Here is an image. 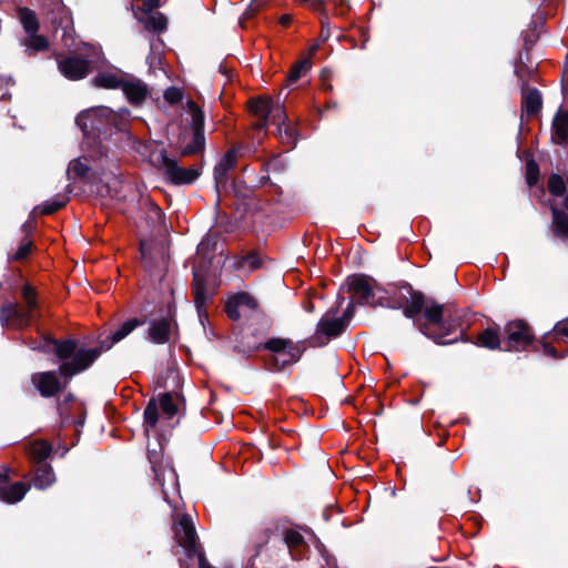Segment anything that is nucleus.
I'll return each mask as SVG.
<instances>
[{
	"mask_svg": "<svg viewBox=\"0 0 568 568\" xmlns=\"http://www.w3.org/2000/svg\"><path fill=\"white\" fill-rule=\"evenodd\" d=\"M95 54L93 45L83 43L75 53L57 58L59 71L71 81L84 79L91 71V58Z\"/></svg>",
	"mask_w": 568,
	"mask_h": 568,
	"instance_id": "obj_5",
	"label": "nucleus"
},
{
	"mask_svg": "<svg viewBox=\"0 0 568 568\" xmlns=\"http://www.w3.org/2000/svg\"><path fill=\"white\" fill-rule=\"evenodd\" d=\"M150 462L152 464V468H153V471L155 474L156 479H160V470L158 469V467H156V465H155V463L153 460L152 455L150 456Z\"/></svg>",
	"mask_w": 568,
	"mask_h": 568,
	"instance_id": "obj_50",
	"label": "nucleus"
},
{
	"mask_svg": "<svg viewBox=\"0 0 568 568\" xmlns=\"http://www.w3.org/2000/svg\"><path fill=\"white\" fill-rule=\"evenodd\" d=\"M21 303L8 302L0 310L1 323L7 327L23 328L31 324L39 307L38 293L29 283L21 287Z\"/></svg>",
	"mask_w": 568,
	"mask_h": 568,
	"instance_id": "obj_4",
	"label": "nucleus"
},
{
	"mask_svg": "<svg viewBox=\"0 0 568 568\" xmlns=\"http://www.w3.org/2000/svg\"><path fill=\"white\" fill-rule=\"evenodd\" d=\"M542 105L541 94L537 89L526 88L523 90L521 111L528 118L539 113Z\"/></svg>",
	"mask_w": 568,
	"mask_h": 568,
	"instance_id": "obj_19",
	"label": "nucleus"
},
{
	"mask_svg": "<svg viewBox=\"0 0 568 568\" xmlns=\"http://www.w3.org/2000/svg\"><path fill=\"white\" fill-rule=\"evenodd\" d=\"M129 114L130 112L128 110L114 112L108 106H97L80 114L77 118V123L82 126L84 131L87 130L88 121L91 122L92 129H100L101 125L106 124L119 130H124Z\"/></svg>",
	"mask_w": 568,
	"mask_h": 568,
	"instance_id": "obj_6",
	"label": "nucleus"
},
{
	"mask_svg": "<svg viewBox=\"0 0 568 568\" xmlns=\"http://www.w3.org/2000/svg\"><path fill=\"white\" fill-rule=\"evenodd\" d=\"M475 344L479 347H485L488 349L501 348L499 333L496 328L491 327H488L480 332L476 337Z\"/></svg>",
	"mask_w": 568,
	"mask_h": 568,
	"instance_id": "obj_24",
	"label": "nucleus"
},
{
	"mask_svg": "<svg viewBox=\"0 0 568 568\" xmlns=\"http://www.w3.org/2000/svg\"><path fill=\"white\" fill-rule=\"evenodd\" d=\"M244 265H248L251 270H255V268L260 267L261 262H260L258 256L255 253H250L242 258L241 266H244Z\"/></svg>",
	"mask_w": 568,
	"mask_h": 568,
	"instance_id": "obj_44",
	"label": "nucleus"
},
{
	"mask_svg": "<svg viewBox=\"0 0 568 568\" xmlns=\"http://www.w3.org/2000/svg\"><path fill=\"white\" fill-rule=\"evenodd\" d=\"M125 73L120 70H105L99 72L92 80V84L102 89H121L125 79Z\"/></svg>",
	"mask_w": 568,
	"mask_h": 568,
	"instance_id": "obj_17",
	"label": "nucleus"
},
{
	"mask_svg": "<svg viewBox=\"0 0 568 568\" xmlns=\"http://www.w3.org/2000/svg\"><path fill=\"white\" fill-rule=\"evenodd\" d=\"M10 468L3 466L0 468V500L7 504L20 501L27 494L29 486L23 481L9 483Z\"/></svg>",
	"mask_w": 568,
	"mask_h": 568,
	"instance_id": "obj_13",
	"label": "nucleus"
},
{
	"mask_svg": "<svg viewBox=\"0 0 568 568\" xmlns=\"http://www.w3.org/2000/svg\"><path fill=\"white\" fill-rule=\"evenodd\" d=\"M51 444L43 439H34L26 445V454L33 463H42L51 455Z\"/></svg>",
	"mask_w": 568,
	"mask_h": 568,
	"instance_id": "obj_21",
	"label": "nucleus"
},
{
	"mask_svg": "<svg viewBox=\"0 0 568 568\" xmlns=\"http://www.w3.org/2000/svg\"><path fill=\"white\" fill-rule=\"evenodd\" d=\"M24 43L27 49L32 50L33 52L45 51L49 48L47 38L38 34L37 32L29 33Z\"/></svg>",
	"mask_w": 568,
	"mask_h": 568,
	"instance_id": "obj_32",
	"label": "nucleus"
},
{
	"mask_svg": "<svg viewBox=\"0 0 568 568\" xmlns=\"http://www.w3.org/2000/svg\"><path fill=\"white\" fill-rule=\"evenodd\" d=\"M33 243L28 237L23 239L17 251L11 255L13 261H22L27 258L32 252Z\"/></svg>",
	"mask_w": 568,
	"mask_h": 568,
	"instance_id": "obj_35",
	"label": "nucleus"
},
{
	"mask_svg": "<svg viewBox=\"0 0 568 568\" xmlns=\"http://www.w3.org/2000/svg\"><path fill=\"white\" fill-rule=\"evenodd\" d=\"M542 348H544V353L545 354H547V355H549V356H551L554 358L558 357L557 351H556V348L552 345H550L548 343H544L542 344Z\"/></svg>",
	"mask_w": 568,
	"mask_h": 568,
	"instance_id": "obj_48",
	"label": "nucleus"
},
{
	"mask_svg": "<svg viewBox=\"0 0 568 568\" xmlns=\"http://www.w3.org/2000/svg\"><path fill=\"white\" fill-rule=\"evenodd\" d=\"M554 336L556 341L568 338V320L561 321L554 327Z\"/></svg>",
	"mask_w": 568,
	"mask_h": 568,
	"instance_id": "obj_42",
	"label": "nucleus"
},
{
	"mask_svg": "<svg viewBox=\"0 0 568 568\" xmlns=\"http://www.w3.org/2000/svg\"><path fill=\"white\" fill-rule=\"evenodd\" d=\"M420 332L438 344H450L463 339L462 316L454 307L434 301L425 310L418 324Z\"/></svg>",
	"mask_w": 568,
	"mask_h": 568,
	"instance_id": "obj_2",
	"label": "nucleus"
},
{
	"mask_svg": "<svg viewBox=\"0 0 568 568\" xmlns=\"http://www.w3.org/2000/svg\"><path fill=\"white\" fill-rule=\"evenodd\" d=\"M237 162V151L235 149L229 150L220 163L216 165L214 173L217 182L226 179L227 171L233 169Z\"/></svg>",
	"mask_w": 568,
	"mask_h": 568,
	"instance_id": "obj_25",
	"label": "nucleus"
},
{
	"mask_svg": "<svg viewBox=\"0 0 568 568\" xmlns=\"http://www.w3.org/2000/svg\"><path fill=\"white\" fill-rule=\"evenodd\" d=\"M151 244L146 241L140 242V252L142 255V258L145 260L150 254Z\"/></svg>",
	"mask_w": 568,
	"mask_h": 568,
	"instance_id": "obj_47",
	"label": "nucleus"
},
{
	"mask_svg": "<svg viewBox=\"0 0 568 568\" xmlns=\"http://www.w3.org/2000/svg\"><path fill=\"white\" fill-rule=\"evenodd\" d=\"M67 202L68 199L65 196H59L51 201L44 202L38 207V210L41 214L50 215L62 209L67 204Z\"/></svg>",
	"mask_w": 568,
	"mask_h": 568,
	"instance_id": "obj_34",
	"label": "nucleus"
},
{
	"mask_svg": "<svg viewBox=\"0 0 568 568\" xmlns=\"http://www.w3.org/2000/svg\"><path fill=\"white\" fill-rule=\"evenodd\" d=\"M505 351H523L532 342V332L528 324L521 320L509 322L505 326Z\"/></svg>",
	"mask_w": 568,
	"mask_h": 568,
	"instance_id": "obj_11",
	"label": "nucleus"
},
{
	"mask_svg": "<svg viewBox=\"0 0 568 568\" xmlns=\"http://www.w3.org/2000/svg\"><path fill=\"white\" fill-rule=\"evenodd\" d=\"M159 161L168 179L174 184H189L194 182L200 172L194 168H181L170 159L164 151L159 154Z\"/></svg>",
	"mask_w": 568,
	"mask_h": 568,
	"instance_id": "obj_12",
	"label": "nucleus"
},
{
	"mask_svg": "<svg viewBox=\"0 0 568 568\" xmlns=\"http://www.w3.org/2000/svg\"><path fill=\"white\" fill-rule=\"evenodd\" d=\"M538 166L536 165V163L534 162H529L527 164V174H526V179H527V182L529 185H532L537 182L538 180Z\"/></svg>",
	"mask_w": 568,
	"mask_h": 568,
	"instance_id": "obj_43",
	"label": "nucleus"
},
{
	"mask_svg": "<svg viewBox=\"0 0 568 568\" xmlns=\"http://www.w3.org/2000/svg\"><path fill=\"white\" fill-rule=\"evenodd\" d=\"M47 352H53L61 361L59 371L39 372L31 375V383L42 397H53L62 392L70 379L88 369L101 355L102 347H79L73 339H49Z\"/></svg>",
	"mask_w": 568,
	"mask_h": 568,
	"instance_id": "obj_1",
	"label": "nucleus"
},
{
	"mask_svg": "<svg viewBox=\"0 0 568 568\" xmlns=\"http://www.w3.org/2000/svg\"><path fill=\"white\" fill-rule=\"evenodd\" d=\"M160 406L162 412L170 417L174 416L178 412L174 398L170 393H165L160 397Z\"/></svg>",
	"mask_w": 568,
	"mask_h": 568,
	"instance_id": "obj_36",
	"label": "nucleus"
},
{
	"mask_svg": "<svg viewBox=\"0 0 568 568\" xmlns=\"http://www.w3.org/2000/svg\"><path fill=\"white\" fill-rule=\"evenodd\" d=\"M175 327L176 323L171 313L166 317L153 320L149 327V338L155 344H164L169 342Z\"/></svg>",
	"mask_w": 568,
	"mask_h": 568,
	"instance_id": "obj_15",
	"label": "nucleus"
},
{
	"mask_svg": "<svg viewBox=\"0 0 568 568\" xmlns=\"http://www.w3.org/2000/svg\"><path fill=\"white\" fill-rule=\"evenodd\" d=\"M311 63L308 60H301L296 62L290 70L287 75L288 83H294L301 79L310 70Z\"/></svg>",
	"mask_w": 568,
	"mask_h": 568,
	"instance_id": "obj_33",
	"label": "nucleus"
},
{
	"mask_svg": "<svg viewBox=\"0 0 568 568\" xmlns=\"http://www.w3.org/2000/svg\"><path fill=\"white\" fill-rule=\"evenodd\" d=\"M348 290L354 300L364 304H373L375 282L364 275H354L347 280Z\"/></svg>",
	"mask_w": 568,
	"mask_h": 568,
	"instance_id": "obj_14",
	"label": "nucleus"
},
{
	"mask_svg": "<svg viewBox=\"0 0 568 568\" xmlns=\"http://www.w3.org/2000/svg\"><path fill=\"white\" fill-rule=\"evenodd\" d=\"M565 206H566V209L568 210V193H567V196H566V199H565Z\"/></svg>",
	"mask_w": 568,
	"mask_h": 568,
	"instance_id": "obj_52",
	"label": "nucleus"
},
{
	"mask_svg": "<svg viewBox=\"0 0 568 568\" xmlns=\"http://www.w3.org/2000/svg\"><path fill=\"white\" fill-rule=\"evenodd\" d=\"M250 110L258 116L254 128L265 130L271 122L277 126L280 140L290 148L295 144V129L287 123V115L282 105H274L271 98H255L248 102Z\"/></svg>",
	"mask_w": 568,
	"mask_h": 568,
	"instance_id": "obj_3",
	"label": "nucleus"
},
{
	"mask_svg": "<svg viewBox=\"0 0 568 568\" xmlns=\"http://www.w3.org/2000/svg\"><path fill=\"white\" fill-rule=\"evenodd\" d=\"M270 0H252L250 6L244 12V17L246 19L253 18L255 14H257L262 9H264Z\"/></svg>",
	"mask_w": 568,
	"mask_h": 568,
	"instance_id": "obj_40",
	"label": "nucleus"
},
{
	"mask_svg": "<svg viewBox=\"0 0 568 568\" xmlns=\"http://www.w3.org/2000/svg\"><path fill=\"white\" fill-rule=\"evenodd\" d=\"M143 324L142 321L139 320H129L122 324V326L116 329L111 336V343L105 347V349L110 348L114 343L120 342L125 336H128L134 328L141 326Z\"/></svg>",
	"mask_w": 568,
	"mask_h": 568,
	"instance_id": "obj_29",
	"label": "nucleus"
},
{
	"mask_svg": "<svg viewBox=\"0 0 568 568\" xmlns=\"http://www.w3.org/2000/svg\"><path fill=\"white\" fill-rule=\"evenodd\" d=\"M128 100L133 104H139L145 100L149 91L146 85L140 80H128L123 81L121 87Z\"/></svg>",
	"mask_w": 568,
	"mask_h": 568,
	"instance_id": "obj_20",
	"label": "nucleus"
},
{
	"mask_svg": "<svg viewBox=\"0 0 568 568\" xmlns=\"http://www.w3.org/2000/svg\"><path fill=\"white\" fill-rule=\"evenodd\" d=\"M193 295H194V303L197 308V313L200 318H202V313L205 310L209 295L206 292L205 284L202 280H200L197 276L194 277L193 281Z\"/></svg>",
	"mask_w": 568,
	"mask_h": 568,
	"instance_id": "obj_27",
	"label": "nucleus"
},
{
	"mask_svg": "<svg viewBox=\"0 0 568 568\" xmlns=\"http://www.w3.org/2000/svg\"><path fill=\"white\" fill-rule=\"evenodd\" d=\"M264 348L273 353L271 361L274 368L278 371L296 363L304 352L301 343H294L287 338H271L265 343Z\"/></svg>",
	"mask_w": 568,
	"mask_h": 568,
	"instance_id": "obj_7",
	"label": "nucleus"
},
{
	"mask_svg": "<svg viewBox=\"0 0 568 568\" xmlns=\"http://www.w3.org/2000/svg\"><path fill=\"white\" fill-rule=\"evenodd\" d=\"M87 170L88 168L83 165L79 160L72 163V171L75 172L78 175H84Z\"/></svg>",
	"mask_w": 568,
	"mask_h": 568,
	"instance_id": "obj_45",
	"label": "nucleus"
},
{
	"mask_svg": "<svg viewBox=\"0 0 568 568\" xmlns=\"http://www.w3.org/2000/svg\"><path fill=\"white\" fill-rule=\"evenodd\" d=\"M18 13L19 19L28 33H34L38 31L39 22L36 13L32 10L28 8H21L19 9Z\"/></svg>",
	"mask_w": 568,
	"mask_h": 568,
	"instance_id": "obj_28",
	"label": "nucleus"
},
{
	"mask_svg": "<svg viewBox=\"0 0 568 568\" xmlns=\"http://www.w3.org/2000/svg\"><path fill=\"white\" fill-rule=\"evenodd\" d=\"M158 406L154 402H150L144 409V423L150 427H154L158 423Z\"/></svg>",
	"mask_w": 568,
	"mask_h": 568,
	"instance_id": "obj_38",
	"label": "nucleus"
},
{
	"mask_svg": "<svg viewBox=\"0 0 568 568\" xmlns=\"http://www.w3.org/2000/svg\"><path fill=\"white\" fill-rule=\"evenodd\" d=\"M264 535H265V536H264V538H263V542H264V544H266V542H267V540H268V538H270V534H268V531L266 530V531L264 532Z\"/></svg>",
	"mask_w": 568,
	"mask_h": 568,
	"instance_id": "obj_51",
	"label": "nucleus"
},
{
	"mask_svg": "<svg viewBox=\"0 0 568 568\" xmlns=\"http://www.w3.org/2000/svg\"><path fill=\"white\" fill-rule=\"evenodd\" d=\"M55 475L52 467L48 464H40L34 470L33 485L39 489H45L53 485Z\"/></svg>",
	"mask_w": 568,
	"mask_h": 568,
	"instance_id": "obj_23",
	"label": "nucleus"
},
{
	"mask_svg": "<svg viewBox=\"0 0 568 568\" xmlns=\"http://www.w3.org/2000/svg\"><path fill=\"white\" fill-rule=\"evenodd\" d=\"M134 14L148 31L160 33L166 29V19L160 12L152 13L146 18L139 17L136 11H134Z\"/></svg>",
	"mask_w": 568,
	"mask_h": 568,
	"instance_id": "obj_26",
	"label": "nucleus"
},
{
	"mask_svg": "<svg viewBox=\"0 0 568 568\" xmlns=\"http://www.w3.org/2000/svg\"><path fill=\"white\" fill-rule=\"evenodd\" d=\"M187 112L191 115V139L192 141L181 145L182 155L195 154L203 150L204 138V114L200 106L193 102H187Z\"/></svg>",
	"mask_w": 568,
	"mask_h": 568,
	"instance_id": "obj_9",
	"label": "nucleus"
},
{
	"mask_svg": "<svg viewBox=\"0 0 568 568\" xmlns=\"http://www.w3.org/2000/svg\"><path fill=\"white\" fill-rule=\"evenodd\" d=\"M430 303H434V301L426 298L420 292H413L403 307L404 315L408 318H414L419 313L424 315Z\"/></svg>",
	"mask_w": 568,
	"mask_h": 568,
	"instance_id": "obj_22",
	"label": "nucleus"
},
{
	"mask_svg": "<svg viewBox=\"0 0 568 568\" xmlns=\"http://www.w3.org/2000/svg\"><path fill=\"white\" fill-rule=\"evenodd\" d=\"M176 542L184 548L189 557H193L201 549L197 547V536L191 516L179 515L173 525Z\"/></svg>",
	"mask_w": 568,
	"mask_h": 568,
	"instance_id": "obj_10",
	"label": "nucleus"
},
{
	"mask_svg": "<svg viewBox=\"0 0 568 568\" xmlns=\"http://www.w3.org/2000/svg\"><path fill=\"white\" fill-rule=\"evenodd\" d=\"M204 315V317H207V314H205V311L202 313V316Z\"/></svg>",
	"mask_w": 568,
	"mask_h": 568,
	"instance_id": "obj_54",
	"label": "nucleus"
},
{
	"mask_svg": "<svg viewBox=\"0 0 568 568\" xmlns=\"http://www.w3.org/2000/svg\"><path fill=\"white\" fill-rule=\"evenodd\" d=\"M182 98H183L182 91L175 87H171V88L166 89L164 92V99L170 104H175V103L180 102L182 100Z\"/></svg>",
	"mask_w": 568,
	"mask_h": 568,
	"instance_id": "obj_41",
	"label": "nucleus"
},
{
	"mask_svg": "<svg viewBox=\"0 0 568 568\" xmlns=\"http://www.w3.org/2000/svg\"><path fill=\"white\" fill-rule=\"evenodd\" d=\"M346 321L344 318L336 317V312L328 311L320 320L316 325L315 333L311 337L310 344L312 346H324L332 338L337 337L346 328Z\"/></svg>",
	"mask_w": 568,
	"mask_h": 568,
	"instance_id": "obj_8",
	"label": "nucleus"
},
{
	"mask_svg": "<svg viewBox=\"0 0 568 568\" xmlns=\"http://www.w3.org/2000/svg\"><path fill=\"white\" fill-rule=\"evenodd\" d=\"M548 190L552 195L560 196L565 193L566 184L560 175L554 174L548 180Z\"/></svg>",
	"mask_w": 568,
	"mask_h": 568,
	"instance_id": "obj_37",
	"label": "nucleus"
},
{
	"mask_svg": "<svg viewBox=\"0 0 568 568\" xmlns=\"http://www.w3.org/2000/svg\"><path fill=\"white\" fill-rule=\"evenodd\" d=\"M246 307L248 310H256L257 308V302L256 300L247 292H240L229 297L225 311L230 318L232 320H239L240 308Z\"/></svg>",
	"mask_w": 568,
	"mask_h": 568,
	"instance_id": "obj_16",
	"label": "nucleus"
},
{
	"mask_svg": "<svg viewBox=\"0 0 568 568\" xmlns=\"http://www.w3.org/2000/svg\"><path fill=\"white\" fill-rule=\"evenodd\" d=\"M293 18L291 14H283L281 18H280V23L283 26V27H288L290 23L292 22Z\"/></svg>",
	"mask_w": 568,
	"mask_h": 568,
	"instance_id": "obj_49",
	"label": "nucleus"
},
{
	"mask_svg": "<svg viewBox=\"0 0 568 568\" xmlns=\"http://www.w3.org/2000/svg\"><path fill=\"white\" fill-rule=\"evenodd\" d=\"M284 541L288 547L291 555L295 558V551L304 545V537L298 530L287 529L284 534Z\"/></svg>",
	"mask_w": 568,
	"mask_h": 568,
	"instance_id": "obj_31",
	"label": "nucleus"
},
{
	"mask_svg": "<svg viewBox=\"0 0 568 568\" xmlns=\"http://www.w3.org/2000/svg\"><path fill=\"white\" fill-rule=\"evenodd\" d=\"M296 2L320 14L325 13V0H296Z\"/></svg>",
	"mask_w": 568,
	"mask_h": 568,
	"instance_id": "obj_39",
	"label": "nucleus"
},
{
	"mask_svg": "<svg viewBox=\"0 0 568 568\" xmlns=\"http://www.w3.org/2000/svg\"><path fill=\"white\" fill-rule=\"evenodd\" d=\"M554 232L558 236H568V215L558 209H552Z\"/></svg>",
	"mask_w": 568,
	"mask_h": 568,
	"instance_id": "obj_30",
	"label": "nucleus"
},
{
	"mask_svg": "<svg viewBox=\"0 0 568 568\" xmlns=\"http://www.w3.org/2000/svg\"><path fill=\"white\" fill-rule=\"evenodd\" d=\"M194 556H196L199 559V568H214L213 566L210 565V562L206 560L204 554L201 550L197 551V554H195Z\"/></svg>",
	"mask_w": 568,
	"mask_h": 568,
	"instance_id": "obj_46",
	"label": "nucleus"
},
{
	"mask_svg": "<svg viewBox=\"0 0 568 568\" xmlns=\"http://www.w3.org/2000/svg\"><path fill=\"white\" fill-rule=\"evenodd\" d=\"M551 139L556 144H566L568 141V111L558 110L551 125Z\"/></svg>",
	"mask_w": 568,
	"mask_h": 568,
	"instance_id": "obj_18",
	"label": "nucleus"
},
{
	"mask_svg": "<svg viewBox=\"0 0 568 568\" xmlns=\"http://www.w3.org/2000/svg\"><path fill=\"white\" fill-rule=\"evenodd\" d=\"M186 138H187V133H184V134L182 135L183 143L185 142Z\"/></svg>",
	"mask_w": 568,
	"mask_h": 568,
	"instance_id": "obj_53",
	"label": "nucleus"
}]
</instances>
